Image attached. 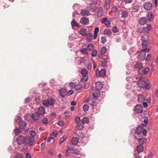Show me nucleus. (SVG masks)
<instances>
[{
	"label": "nucleus",
	"mask_w": 158,
	"mask_h": 158,
	"mask_svg": "<svg viewBox=\"0 0 158 158\" xmlns=\"http://www.w3.org/2000/svg\"><path fill=\"white\" fill-rule=\"evenodd\" d=\"M110 0H105V1L104 6L106 10H108L110 8Z\"/></svg>",
	"instance_id": "nucleus-28"
},
{
	"label": "nucleus",
	"mask_w": 158,
	"mask_h": 158,
	"mask_svg": "<svg viewBox=\"0 0 158 158\" xmlns=\"http://www.w3.org/2000/svg\"><path fill=\"white\" fill-rule=\"evenodd\" d=\"M55 103V100L52 97L49 98L46 100H44L42 102L43 105L47 107L50 106H54Z\"/></svg>",
	"instance_id": "nucleus-1"
},
{
	"label": "nucleus",
	"mask_w": 158,
	"mask_h": 158,
	"mask_svg": "<svg viewBox=\"0 0 158 158\" xmlns=\"http://www.w3.org/2000/svg\"><path fill=\"white\" fill-rule=\"evenodd\" d=\"M140 7V6L139 5L137 4H134L132 8V9L133 10H134V11L135 12H138Z\"/></svg>",
	"instance_id": "nucleus-36"
},
{
	"label": "nucleus",
	"mask_w": 158,
	"mask_h": 158,
	"mask_svg": "<svg viewBox=\"0 0 158 158\" xmlns=\"http://www.w3.org/2000/svg\"><path fill=\"white\" fill-rule=\"evenodd\" d=\"M89 108V107L87 104H85L84 105L83 107V109L84 112H87L88 111Z\"/></svg>",
	"instance_id": "nucleus-50"
},
{
	"label": "nucleus",
	"mask_w": 158,
	"mask_h": 158,
	"mask_svg": "<svg viewBox=\"0 0 158 158\" xmlns=\"http://www.w3.org/2000/svg\"><path fill=\"white\" fill-rule=\"evenodd\" d=\"M64 114H65V119H67L70 117V115L69 112L66 111L64 112Z\"/></svg>",
	"instance_id": "nucleus-64"
},
{
	"label": "nucleus",
	"mask_w": 158,
	"mask_h": 158,
	"mask_svg": "<svg viewBox=\"0 0 158 158\" xmlns=\"http://www.w3.org/2000/svg\"><path fill=\"white\" fill-rule=\"evenodd\" d=\"M148 20L150 22L153 18V14L152 12H149L148 14Z\"/></svg>",
	"instance_id": "nucleus-42"
},
{
	"label": "nucleus",
	"mask_w": 158,
	"mask_h": 158,
	"mask_svg": "<svg viewBox=\"0 0 158 158\" xmlns=\"http://www.w3.org/2000/svg\"><path fill=\"white\" fill-rule=\"evenodd\" d=\"M83 124L81 123H77V126L76 127L77 129L78 130H81L84 127V126H83Z\"/></svg>",
	"instance_id": "nucleus-33"
},
{
	"label": "nucleus",
	"mask_w": 158,
	"mask_h": 158,
	"mask_svg": "<svg viewBox=\"0 0 158 158\" xmlns=\"http://www.w3.org/2000/svg\"><path fill=\"white\" fill-rule=\"evenodd\" d=\"M87 59L84 57H81L80 58V64L83 63L84 64H85L87 63Z\"/></svg>",
	"instance_id": "nucleus-45"
},
{
	"label": "nucleus",
	"mask_w": 158,
	"mask_h": 158,
	"mask_svg": "<svg viewBox=\"0 0 158 158\" xmlns=\"http://www.w3.org/2000/svg\"><path fill=\"white\" fill-rule=\"evenodd\" d=\"M88 79L87 76H83V77L81 79V81L82 82H85Z\"/></svg>",
	"instance_id": "nucleus-56"
},
{
	"label": "nucleus",
	"mask_w": 158,
	"mask_h": 158,
	"mask_svg": "<svg viewBox=\"0 0 158 158\" xmlns=\"http://www.w3.org/2000/svg\"><path fill=\"white\" fill-rule=\"evenodd\" d=\"M134 67L138 69V73L139 74L141 73L140 72L141 69L142 68V65L140 62H137L134 65Z\"/></svg>",
	"instance_id": "nucleus-14"
},
{
	"label": "nucleus",
	"mask_w": 158,
	"mask_h": 158,
	"mask_svg": "<svg viewBox=\"0 0 158 158\" xmlns=\"http://www.w3.org/2000/svg\"><path fill=\"white\" fill-rule=\"evenodd\" d=\"M72 151H73L72 154L78 155L80 154V152L75 149L73 147H71Z\"/></svg>",
	"instance_id": "nucleus-37"
},
{
	"label": "nucleus",
	"mask_w": 158,
	"mask_h": 158,
	"mask_svg": "<svg viewBox=\"0 0 158 158\" xmlns=\"http://www.w3.org/2000/svg\"><path fill=\"white\" fill-rule=\"evenodd\" d=\"M89 118L86 117H84L81 120V123L83 124H85L89 122Z\"/></svg>",
	"instance_id": "nucleus-43"
},
{
	"label": "nucleus",
	"mask_w": 158,
	"mask_h": 158,
	"mask_svg": "<svg viewBox=\"0 0 158 158\" xmlns=\"http://www.w3.org/2000/svg\"><path fill=\"white\" fill-rule=\"evenodd\" d=\"M57 124L60 126L63 127L64 125V123L63 121H59L58 122Z\"/></svg>",
	"instance_id": "nucleus-60"
},
{
	"label": "nucleus",
	"mask_w": 158,
	"mask_h": 158,
	"mask_svg": "<svg viewBox=\"0 0 158 158\" xmlns=\"http://www.w3.org/2000/svg\"><path fill=\"white\" fill-rule=\"evenodd\" d=\"M106 41V38L105 37H102L101 38V43L102 44H104Z\"/></svg>",
	"instance_id": "nucleus-58"
},
{
	"label": "nucleus",
	"mask_w": 158,
	"mask_h": 158,
	"mask_svg": "<svg viewBox=\"0 0 158 158\" xmlns=\"http://www.w3.org/2000/svg\"><path fill=\"white\" fill-rule=\"evenodd\" d=\"M39 114L41 115H44L45 113V108L43 106H40L38 109Z\"/></svg>",
	"instance_id": "nucleus-25"
},
{
	"label": "nucleus",
	"mask_w": 158,
	"mask_h": 158,
	"mask_svg": "<svg viewBox=\"0 0 158 158\" xmlns=\"http://www.w3.org/2000/svg\"><path fill=\"white\" fill-rule=\"evenodd\" d=\"M143 33L145 34H148L151 29V24H148L147 26L143 28Z\"/></svg>",
	"instance_id": "nucleus-15"
},
{
	"label": "nucleus",
	"mask_w": 158,
	"mask_h": 158,
	"mask_svg": "<svg viewBox=\"0 0 158 158\" xmlns=\"http://www.w3.org/2000/svg\"><path fill=\"white\" fill-rule=\"evenodd\" d=\"M100 92L99 90H97L94 91V92L92 94L93 99L95 100L97 99L98 97L100 96Z\"/></svg>",
	"instance_id": "nucleus-12"
},
{
	"label": "nucleus",
	"mask_w": 158,
	"mask_h": 158,
	"mask_svg": "<svg viewBox=\"0 0 158 158\" xmlns=\"http://www.w3.org/2000/svg\"><path fill=\"white\" fill-rule=\"evenodd\" d=\"M81 73L83 76H87L88 71L86 69L83 68L81 70Z\"/></svg>",
	"instance_id": "nucleus-44"
},
{
	"label": "nucleus",
	"mask_w": 158,
	"mask_h": 158,
	"mask_svg": "<svg viewBox=\"0 0 158 158\" xmlns=\"http://www.w3.org/2000/svg\"><path fill=\"white\" fill-rule=\"evenodd\" d=\"M152 7V5L150 2H147L145 3L143 8L144 9L147 10H150Z\"/></svg>",
	"instance_id": "nucleus-18"
},
{
	"label": "nucleus",
	"mask_w": 158,
	"mask_h": 158,
	"mask_svg": "<svg viewBox=\"0 0 158 158\" xmlns=\"http://www.w3.org/2000/svg\"><path fill=\"white\" fill-rule=\"evenodd\" d=\"M16 158H23V155L21 153H18L16 154Z\"/></svg>",
	"instance_id": "nucleus-59"
},
{
	"label": "nucleus",
	"mask_w": 158,
	"mask_h": 158,
	"mask_svg": "<svg viewBox=\"0 0 158 158\" xmlns=\"http://www.w3.org/2000/svg\"><path fill=\"white\" fill-rule=\"evenodd\" d=\"M143 147L142 145L139 144L137 146L136 150L137 152L140 153L142 152L143 150Z\"/></svg>",
	"instance_id": "nucleus-30"
},
{
	"label": "nucleus",
	"mask_w": 158,
	"mask_h": 158,
	"mask_svg": "<svg viewBox=\"0 0 158 158\" xmlns=\"http://www.w3.org/2000/svg\"><path fill=\"white\" fill-rule=\"evenodd\" d=\"M147 22V19L145 17H142L139 19V23L141 25H143L146 23Z\"/></svg>",
	"instance_id": "nucleus-19"
},
{
	"label": "nucleus",
	"mask_w": 158,
	"mask_h": 158,
	"mask_svg": "<svg viewBox=\"0 0 158 158\" xmlns=\"http://www.w3.org/2000/svg\"><path fill=\"white\" fill-rule=\"evenodd\" d=\"M96 73L97 77H104L106 75V70L104 69H102L99 71L98 69H97L96 71Z\"/></svg>",
	"instance_id": "nucleus-6"
},
{
	"label": "nucleus",
	"mask_w": 158,
	"mask_h": 158,
	"mask_svg": "<svg viewBox=\"0 0 158 158\" xmlns=\"http://www.w3.org/2000/svg\"><path fill=\"white\" fill-rule=\"evenodd\" d=\"M107 51V48L106 47L104 46L102 47L100 50V52L102 55H104Z\"/></svg>",
	"instance_id": "nucleus-40"
},
{
	"label": "nucleus",
	"mask_w": 158,
	"mask_h": 158,
	"mask_svg": "<svg viewBox=\"0 0 158 158\" xmlns=\"http://www.w3.org/2000/svg\"><path fill=\"white\" fill-rule=\"evenodd\" d=\"M74 19L71 22V24L72 27H77L79 26V24L77 23L75 20H74Z\"/></svg>",
	"instance_id": "nucleus-39"
},
{
	"label": "nucleus",
	"mask_w": 158,
	"mask_h": 158,
	"mask_svg": "<svg viewBox=\"0 0 158 158\" xmlns=\"http://www.w3.org/2000/svg\"><path fill=\"white\" fill-rule=\"evenodd\" d=\"M146 82V78L143 80H141L139 81L137 83V85L140 88H144Z\"/></svg>",
	"instance_id": "nucleus-11"
},
{
	"label": "nucleus",
	"mask_w": 158,
	"mask_h": 158,
	"mask_svg": "<svg viewBox=\"0 0 158 158\" xmlns=\"http://www.w3.org/2000/svg\"><path fill=\"white\" fill-rule=\"evenodd\" d=\"M42 122L44 124H46L48 123V119L46 118H44L42 119Z\"/></svg>",
	"instance_id": "nucleus-61"
},
{
	"label": "nucleus",
	"mask_w": 158,
	"mask_h": 158,
	"mask_svg": "<svg viewBox=\"0 0 158 158\" xmlns=\"http://www.w3.org/2000/svg\"><path fill=\"white\" fill-rule=\"evenodd\" d=\"M146 52L143 50L138 52L137 58L141 61L145 59Z\"/></svg>",
	"instance_id": "nucleus-5"
},
{
	"label": "nucleus",
	"mask_w": 158,
	"mask_h": 158,
	"mask_svg": "<svg viewBox=\"0 0 158 158\" xmlns=\"http://www.w3.org/2000/svg\"><path fill=\"white\" fill-rule=\"evenodd\" d=\"M107 19V18L106 17L103 18L101 19V21L102 23L105 24L107 27H108L110 26V22Z\"/></svg>",
	"instance_id": "nucleus-13"
},
{
	"label": "nucleus",
	"mask_w": 158,
	"mask_h": 158,
	"mask_svg": "<svg viewBox=\"0 0 158 158\" xmlns=\"http://www.w3.org/2000/svg\"><path fill=\"white\" fill-rule=\"evenodd\" d=\"M87 48L89 51H92L93 50L94 47L93 44H88L87 46Z\"/></svg>",
	"instance_id": "nucleus-47"
},
{
	"label": "nucleus",
	"mask_w": 158,
	"mask_h": 158,
	"mask_svg": "<svg viewBox=\"0 0 158 158\" xmlns=\"http://www.w3.org/2000/svg\"><path fill=\"white\" fill-rule=\"evenodd\" d=\"M137 31L140 33H143V28H138L137 29Z\"/></svg>",
	"instance_id": "nucleus-63"
},
{
	"label": "nucleus",
	"mask_w": 158,
	"mask_h": 158,
	"mask_svg": "<svg viewBox=\"0 0 158 158\" xmlns=\"http://www.w3.org/2000/svg\"><path fill=\"white\" fill-rule=\"evenodd\" d=\"M122 17L124 18H126L128 15V13L127 11L124 10L122 12Z\"/></svg>",
	"instance_id": "nucleus-46"
},
{
	"label": "nucleus",
	"mask_w": 158,
	"mask_h": 158,
	"mask_svg": "<svg viewBox=\"0 0 158 158\" xmlns=\"http://www.w3.org/2000/svg\"><path fill=\"white\" fill-rule=\"evenodd\" d=\"M82 87V85L81 84H78L77 85H76V87H75V90H76L78 91L81 90Z\"/></svg>",
	"instance_id": "nucleus-52"
},
{
	"label": "nucleus",
	"mask_w": 158,
	"mask_h": 158,
	"mask_svg": "<svg viewBox=\"0 0 158 158\" xmlns=\"http://www.w3.org/2000/svg\"><path fill=\"white\" fill-rule=\"evenodd\" d=\"M135 133L138 135L143 133V135L144 136H146L147 135V131L146 130L143 129V126H139L135 130Z\"/></svg>",
	"instance_id": "nucleus-2"
},
{
	"label": "nucleus",
	"mask_w": 158,
	"mask_h": 158,
	"mask_svg": "<svg viewBox=\"0 0 158 158\" xmlns=\"http://www.w3.org/2000/svg\"><path fill=\"white\" fill-rule=\"evenodd\" d=\"M80 14L81 15L83 16H88L90 15L89 11L86 10H82Z\"/></svg>",
	"instance_id": "nucleus-21"
},
{
	"label": "nucleus",
	"mask_w": 158,
	"mask_h": 158,
	"mask_svg": "<svg viewBox=\"0 0 158 158\" xmlns=\"http://www.w3.org/2000/svg\"><path fill=\"white\" fill-rule=\"evenodd\" d=\"M89 21L88 18L83 17L81 19L80 22L82 25H87L89 24Z\"/></svg>",
	"instance_id": "nucleus-8"
},
{
	"label": "nucleus",
	"mask_w": 158,
	"mask_h": 158,
	"mask_svg": "<svg viewBox=\"0 0 158 158\" xmlns=\"http://www.w3.org/2000/svg\"><path fill=\"white\" fill-rule=\"evenodd\" d=\"M147 141V139L143 138V137H141L138 138V142L139 144L143 145Z\"/></svg>",
	"instance_id": "nucleus-23"
},
{
	"label": "nucleus",
	"mask_w": 158,
	"mask_h": 158,
	"mask_svg": "<svg viewBox=\"0 0 158 158\" xmlns=\"http://www.w3.org/2000/svg\"><path fill=\"white\" fill-rule=\"evenodd\" d=\"M34 142V138H31L30 136H26L25 137L24 144L31 146L33 145Z\"/></svg>",
	"instance_id": "nucleus-4"
},
{
	"label": "nucleus",
	"mask_w": 158,
	"mask_h": 158,
	"mask_svg": "<svg viewBox=\"0 0 158 158\" xmlns=\"http://www.w3.org/2000/svg\"><path fill=\"white\" fill-rule=\"evenodd\" d=\"M79 139L78 138L73 137L71 140V143L73 145H76L79 142Z\"/></svg>",
	"instance_id": "nucleus-29"
},
{
	"label": "nucleus",
	"mask_w": 158,
	"mask_h": 158,
	"mask_svg": "<svg viewBox=\"0 0 158 158\" xmlns=\"http://www.w3.org/2000/svg\"><path fill=\"white\" fill-rule=\"evenodd\" d=\"M29 134L31 136V138H33L34 137H35L36 135V132L35 131H30L29 132Z\"/></svg>",
	"instance_id": "nucleus-53"
},
{
	"label": "nucleus",
	"mask_w": 158,
	"mask_h": 158,
	"mask_svg": "<svg viewBox=\"0 0 158 158\" xmlns=\"http://www.w3.org/2000/svg\"><path fill=\"white\" fill-rule=\"evenodd\" d=\"M104 34L108 36H110L112 34L111 30L109 29H106L104 31Z\"/></svg>",
	"instance_id": "nucleus-32"
},
{
	"label": "nucleus",
	"mask_w": 158,
	"mask_h": 158,
	"mask_svg": "<svg viewBox=\"0 0 158 158\" xmlns=\"http://www.w3.org/2000/svg\"><path fill=\"white\" fill-rule=\"evenodd\" d=\"M97 51L96 49H94L92 51L91 53V56L94 57H95L97 56Z\"/></svg>",
	"instance_id": "nucleus-54"
},
{
	"label": "nucleus",
	"mask_w": 158,
	"mask_h": 158,
	"mask_svg": "<svg viewBox=\"0 0 158 158\" xmlns=\"http://www.w3.org/2000/svg\"><path fill=\"white\" fill-rule=\"evenodd\" d=\"M27 125V123L26 121H21L19 122V126L21 129H24Z\"/></svg>",
	"instance_id": "nucleus-20"
},
{
	"label": "nucleus",
	"mask_w": 158,
	"mask_h": 158,
	"mask_svg": "<svg viewBox=\"0 0 158 158\" xmlns=\"http://www.w3.org/2000/svg\"><path fill=\"white\" fill-rule=\"evenodd\" d=\"M86 40L88 42H90L93 40V35L91 33H88L86 35Z\"/></svg>",
	"instance_id": "nucleus-34"
},
{
	"label": "nucleus",
	"mask_w": 158,
	"mask_h": 158,
	"mask_svg": "<svg viewBox=\"0 0 158 158\" xmlns=\"http://www.w3.org/2000/svg\"><path fill=\"white\" fill-rule=\"evenodd\" d=\"M80 34L82 36H85L87 34V30L85 29L82 28L80 31Z\"/></svg>",
	"instance_id": "nucleus-35"
},
{
	"label": "nucleus",
	"mask_w": 158,
	"mask_h": 158,
	"mask_svg": "<svg viewBox=\"0 0 158 158\" xmlns=\"http://www.w3.org/2000/svg\"><path fill=\"white\" fill-rule=\"evenodd\" d=\"M72 151L71 147L68 146L67 147L66 151L64 152V155L66 156H68L69 155L70 153Z\"/></svg>",
	"instance_id": "nucleus-26"
},
{
	"label": "nucleus",
	"mask_w": 158,
	"mask_h": 158,
	"mask_svg": "<svg viewBox=\"0 0 158 158\" xmlns=\"http://www.w3.org/2000/svg\"><path fill=\"white\" fill-rule=\"evenodd\" d=\"M31 116V114L29 113L26 114L25 116H24V117L25 119L26 120L28 121L30 120V117Z\"/></svg>",
	"instance_id": "nucleus-55"
},
{
	"label": "nucleus",
	"mask_w": 158,
	"mask_h": 158,
	"mask_svg": "<svg viewBox=\"0 0 158 158\" xmlns=\"http://www.w3.org/2000/svg\"><path fill=\"white\" fill-rule=\"evenodd\" d=\"M146 82L145 84L144 88H145L146 89H150L151 87V85L150 83L147 78H146Z\"/></svg>",
	"instance_id": "nucleus-31"
},
{
	"label": "nucleus",
	"mask_w": 158,
	"mask_h": 158,
	"mask_svg": "<svg viewBox=\"0 0 158 158\" xmlns=\"http://www.w3.org/2000/svg\"><path fill=\"white\" fill-rule=\"evenodd\" d=\"M145 99L144 96L143 94H140L138 96V102H144Z\"/></svg>",
	"instance_id": "nucleus-24"
},
{
	"label": "nucleus",
	"mask_w": 158,
	"mask_h": 158,
	"mask_svg": "<svg viewBox=\"0 0 158 158\" xmlns=\"http://www.w3.org/2000/svg\"><path fill=\"white\" fill-rule=\"evenodd\" d=\"M66 139V135H64L63 137L61 138L60 139L59 143L60 144H61L65 141Z\"/></svg>",
	"instance_id": "nucleus-51"
},
{
	"label": "nucleus",
	"mask_w": 158,
	"mask_h": 158,
	"mask_svg": "<svg viewBox=\"0 0 158 158\" xmlns=\"http://www.w3.org/2000/svg\"><path fill=\"white\" fill-rule=\"evenodd\" d=\"M14 131L16 135L18 136L21 133V130L20 129L16 128L14 130Z\"/></svg>",
	"instance_id": "nucleus-49"
},
{
	"label": "nucleus",
	"mask_w": 158,
	"mask_h": 158,
	"mask_svg": "<svg viewBox=\"0 0 158 158\" xmlns=\"http://www.w3.org/2000/svg\"><path fill=\"white\" fill-rule=\"evenodd\" d=\"M82 143V144L85 145L88 142L87 140L85 138H83L81 140Z\"/></svg>",
	"instance_id": "nucleus-62"
},
{
	"label": "nucleus",
	"mask_w": 158,
	"mask_h": 158,
	"mask_svg": "<svg viewBox=\"0 0 158 158\" xmlns=\"http://www.w3.org/2000/svg\"><path fill=\"white\" fill-rule=\"evenodd\" d=\"M31 117L34 120H37L40 118L39 114L36 112L32 114Z\"/></svg>",
	"instance_id": "nucleus-22"
},
{
	"label": "nucleus",
	"mask_w": 158,
	"mask_h": 158,
	"mask_svg": "<svg viewBox=\"0 0 158 158\" xmlns=\"http://www.w3.org/2000/svg\"><path fill=\"white\" fill-rule=\"evenodd\" d=\"M80 52L84 55H85L87 56L88 55L87 49L86 48H83L81 49L80 50Z\"/></svg>",
	"instance_id": "nucleus-38"
},
{
	"label": "nucleus",
	"mask_w": 158,
	"mask_h": 158,
	"mask_svg": "<svg viewBox=\"0 0 158 158\" xmlns=\"http://www.w3.org/2000/svg\"><path fill=\"white\" fill-rule=\"evenodd\" d=\"M108 56H106V59L102 58L101 61L102 65L103 67H106L107 64L110 63V60L108 58Z\"/></svg>",
	"instance_id": "nucleus-10"
},
{
	"label": "nucleus",
	"mask_w": 158,
	"mask_h": 158,
	"mask_svg": "<svg viewBox=\"0 0 158 158\" xmlns=\"http://www.w3.org/2000/svg\"><path fill=\"white\" fill-rule=\"evenodd\" d=\"M142 41L141 45L142 47L143 48L142 50L145 51L147 53L148 52L150 51V49L148 48L150 44L149 41L146 40H143Z\"/></svg>",
	"instance_id": "nucleus-3"
},
{
	"label": "nucleus",
	"mask_w": 158,
	"mask_h": 158,
	"mask_svg": "<svg viewBox=\"0 0 158 158\" xmlns=\"http://www.w3.org/2000/svg\"><path fill=\"white\" fill-rule=\"evenodd\" d=\"M112 30L113 32L114 33H116L118 32V29L116 26H114L112 27Z\"/></svg>",
	"instance_id": "nucleus-48"
},
{
	"label": "nucleus",
	"mask_w": 158,
	"mask_h": 158,
	"mask_svg": "<svg viewBox=\"0 0 158 158\" xmlns=\"http://www.w3.org/2000/svg\"><path fill=\"white\" fill-rule=\"evenodd\" d=\"M103 14V10L102 7H100L98 9L97 16L98 17H101Z\"/></svg>",
	"instance_id": "nucleus-27"
},
{
	"label": "nucleus",
	"mask_w": 158,
	"mask_h": 158,
	"mask_svg": "<svg viewBox=\"0 0 158 158\" xmlns=\"http://www.w3.org/2000/svg\"><path fill=\"white\" fill-rule=\"evenodd\" d=\"M76 85L73 82H70L69 84V86L71 88L74 89L76 87Z\"/></svg>",
	"instance_id": "nucleus-57"
},
{
	"label": "nucleus",
	"mask_w": 158,
	"mask_h": 158,
	"mask_svg": "<svg viewBox=\"0 0 158 158\" xmlns=\"http://www.w3.org/2000/svg\"><path fill=\"white\" fill-rule=\"evenodd\" d=\"M59 94L60 97L63 98L67 94V90L64 88H61L59 90Z\"/></svg>",
	"instance_id": "nucleus-9"
},
{
	"label": "nucleus",
	"mask_w": 158,
	"mask_h": 158,
	"mask_svg": "<svg viewBox=\"0 0 158 158\" xmlns=\"http://www.w3.org/2000/svg\"><path fill=\"white\" fill-rule=\"evenodd\" d=\"M103 86L102 83L100 81L96 82L95 83V88L97 90H100L101 89Z\"/></svg>",
	"instance_id": "nucleus-16"
},
{
	"label": "nucleus",
	"mask_w": 158,
	"mask_h": 158,
	"mask_svg": "<svg viewBox=\"0 0 158 158\" xmlns=\"http://www.w3.org/2000/svg\"><path fill=\"white\" fill-rule=\"evenodd\" d=\"M143 107L141 105H137L135 106V110L137 113H141L143 111Z\"/></svg>",
	"instance_id": "nucleus-17"
},
{
	"label": "nucleus",
	"mask_w": 158,
	"mask_h": 158,
	"mask_svg": "<svg viewBox=\"0 0 158 158\" xmlns=\"http://www.w3.org/2000/svg\"><path fill=\"white\" fill-rule=\"evenodd\" d=\"M149 70L150 69L149 68L146 67L144 69H142V70H141L140 72L141 73L140 74H147L149 71Z\"/></svg>",
	"instance_id": "nucleus-41"
},
{
	"label": "nucleus",
	"mask_w": 158,
	"mask_h": 158,
	"mask_svg": "<svg viewBox=\"0 0 158 158\" xmlns=\"http://www.w3.org/2000/svg\"><path fill=\"white\" fill-rule=\"evenodd\" d=\"M25 137L23 136H19L16 139V141L19 145H22L25 143Z\"/></svg>",
	"instance_id": "nucleus-7"
}]
</instances>
